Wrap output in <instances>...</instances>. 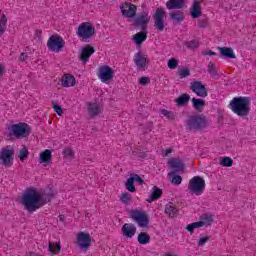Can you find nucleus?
Listing matches in <instances>:
<instances>
[{
  "instance_id": "1",
  "label": "nucleus",
  "mask_w": 256,
  "mask_h": 256,
  "mask_svg": "<svg viewBox=\"0 0 256 256\" xmlns=\"http://www.w3.org/2000/svg\"><path fill=\"white\" fill-rule=\"evenodd\" d=\"M53 199H55V192L53 191L39 193L35 188H27L22 195L20 203L25 211L35 213L37 209H41L47 203H51Z\"/></svg>"
},
{
  "instance_id": "2",
  "label": "nucleus",
  "mask_w": 256,
  "mask_h": 256,
  "mask_svg": "<svg viewBox=\"0 0 256 256\" xmlns=\"http://www.w3.org/2000/svg\"><path fill=\"white\" fill-rule=\"evenodd\" d=\"M249 105H251V98L235 97L231 100L229 107L238 117H247L251 111Z\"/></svg>"
},
{
  "instance_id": "3",
  "label": "nucleus",
  "mask_w": 256,
  "mask_h": 256,
  "mask_svg": "<svg viewBox=\"0 0 256 256\" xmlns=\"http://www.w3.org/2000/svg\"><path fill=\"white\" fill-rule=\"evenodd\" d=\"M208 125L207 117L203 114L189 116L186 120V129L188 131H203V129H207Z\"/></svg>"
},
{
  "instance_id": "4",
  "label": "nucleus",
  "mask_w": 256,
  "mask_h": 256,
  "mask_svg": "<svg viewBox=\"0 0 256 256\" xmlns=\"http://www.w3.org/2000/svg\"><path fill=\"white\" fill-rule=\"evenodd\" d=\"M9 137H16V139H21L29 137L31 135V126L27 123L12 124L8 127Z\"/></svg>"
},
{
  "instance_id": "5",
  "label": "nucleus",
  "mask_w": 256,
  "mask_h": 256,
  "mask_svg": "<svg viewBox=\"0 0 256 256\" xmlns=\"http://www.w3.org/2000/svg\"><path fill=\"white\" fill-rule=\"evenodd\" d=\"M188 190L194 195H202L205 191V180L201 176H194L189 180Z\"/></svg>"
},
{
  "instance_id": "6",
  "label": "nucleus",
  "mask_w": 256,
  "mask_h": 256,
  "mask_svg": "<svg viewBox=\"0 0 256 256\" xmlns=\"http://www.w3.org/2000/svg\"><path fill=\"white\" fill-rule=\"evenodd\" d=\"M47 47L49 51L59 53V51H63V47H65V40L58 34H54L48 39Z\"/></svg>"
},
{
  "instance_id": "7",
  "label": "nucleus",
  "mask_w": 256,
  "mask_h": 256,
  "mask_svg": "<svg viewBox=\"0 0 256 256\" xmlns=\"http://www.w3.org/2000/svg\"><path fill=\"white\" fill-rule=\"evenodd\" d=\"M130 219L138 224V227L145 228L149 227V216L147 213L140 210H131L129 212Z\"/></svg>"
},
{
  "instance_id": "8",
  "label": "nucleus",
  "mask_w": 256,
  "mask_h": 256,
  "mask_svg": "<svg viewBox=\"0 0 256 256\" xmlns=\"http://www.w3.org/2000/svg\"><path fill=\"white\" fill-rule=\"evenodd\" d=\"M151 21V16L149 12L142 11L139 15H137L133 20V25L136 28H140L142 31H147V26Z\"/></svg>"
},
{
  "instance_id": "9",
  "label": "nucleus",
  "mask_w": 256,
  "mask_h": 256,
  "mask_svg": "<svg viewBox=\"0 0 256 256\" xmlns=\"http://www.w3.org/2000/svg\"><path fill=\"white\" fill-rule=\"evenodd\" d=\"M79 39L85 40V39H91L93 35H95V27L93 25L83 22L76 32Z\"/></svg>"
},
{
  "instance_id": "10",
  "label": "nucleus",
  "mask_w": 256,
  "mask_h": 256,
  "mask_svg": "<svg viewBox=\"0 0 256 256\" xmlns=\"http://www.w3.org/2000/svg\"><path fill=\"white\" fill-rule=\"evenodd\" d=\"M167 18V12L163 9V7H159L156 9V12L153 15L154 19V27L158 31H163L165 29V20Z\"/></svg>"
},
{
  "instance_id": "11",
  "label": "nucleus",
  "mask_w": 256,
  "mask_h": 256,
  "mask_svg": "<svg viewBox=\"0 0 256 256\" xmlns=\"http://www.w3.org/2000/svg\"><path fill=\"white\" fill-rule=\"evenodd\" d=\"M13 159H15V150L2 148L0 151V163H2L4 167H11V165H13Z\"/></svg>"
},
{
  "instance_id": "12",
  "label": "nucleus",
  "mask_w": 256,
  "mask_h": 256,
  "mask_svg": "<svg viewBox=\"0 0 256 256\" xmlns=\"http://www.w3.org/2000/svg\"><path fill=\"white\" fill-rule=\"evenodd\" d=\"M98 77L102 83H107L115 77V71L109 65H103L99 68Z\"/></svg>"
},
{
  "instance_id": "13",
  "label": "nucleus",
  "mask_w": 256,
  "mask_h": 256,
  "mask_svg": "<svg viewBox=\"0 0 256 256\" xmlns=\"http://www.w3.org/2000/svg\"><path fill=\"white\" fill-rule=\"evenodd\" d=\"M120 9L123 17H127L128 19H133L137 15V6L135 4L126 2L122 4Z\"/></svg>"
},
{
  "instance_id": "14",
  "label": "nucleus",
  "mask_w": 256,
  "mask_h": 256,
  "mask_svg": "<svg viewBox=\"0 0 256 256\" xmlns=\"http://www.w3.org/2000/svg\"><path fill=\"white\" fill-rule=\"evenodd\" d=\"M190 89L193 93H196L198 97H207V87H205L201 81L191 82Z\"/></svg>"
},
{
  "instance_id": "15",
  "label": "nucleus",
  "mask_w": 256,
  "mask_h": 256,
  "mask_svg": "<svg viewBox=\"0 0 256 256\" xmlns=\"http://www.w3.org/2000/svg\"><path fill=\"white\" fill-rule=\"evenodd\" d=\"M77 244L81 249H89L91 247V235L85 232H79L77 235Z\"/></svg>"
},
{
  "instance_id": "16",
  "label": "nucleus",
  "mask_w": 256,
  "mask_h": 256,
  "mask_svg": "<svg viewBox=\"0 0 256 256\" xmlns=\"http://www.w3.org/2000/svg\"><path fill=\"white\" fill-rule=\"evenodd\" d=\"M168 166L171 169H176L171 172V175H177L179 171H183V169H185V164H183V160H181V158H171L168 161Z\"/></svg>"
},
{
  "instance_id": "17",
  "label": "nucleus",
  "mask_w": 256,
  "mask_h": 256,
  "mask_svg": "<svg viewBox=\"0 0 256 256\" xmlns=\"http://www.w3.org/2000/svg\"><path fill=\"white\" fill-rule=\"evenodd\" d=\"M93 53H95V48L87 44L85 47L82 48V51L79 55L80 61H82V63H87V61H89V57H91Z\"/></svg>"
},
{
  "instance_id": "18",
  "label": "nucleus",
  "mask_w": 256,
  "mask_h": 256,
  "mask_svg": "<svg viewBox=\"0 0 256 256\" xmlns=\"http://www.w3.org/2000/svg\"><path fill=\"white\" fill-rule=\"evenodd\" d=\"M168 16L169 20L173 21L174 25H179L185 21V13L179 10L169 12Z\"/></svg>"
},
{
  "instance_id": "19",
  "label": "nucleus",
  "mask_w": 256,
  "mask_h": 256,
  "mask_svg": "<svg viewBox=\"0 0 256 256\" xmlns=\"http://www.w3.org/2000/svg\"><path fill=\"white\" fill-rule=\"evenodd\" d=\"M135 233H137V227L134 224L125 223L122 226V235L127 239H132L135 237Z\"/></svg>"
},
{
  "instance_id": "20",
  "label": "nucleus",
  "mask_w": 256,
  "mask_h": 256,
  "mask_svg": "<svg viewBox=\"0 0 256 256\" xmlns=\"http://www.w3.org/2000/svg\"><path fill=\"white\" fill-rule=\"evenodd\" d=\"M87 105H88V115H90L92 119H95L97 115H101L103 111V108L101 107V105L97 103H91V102H88Z\"/></svg>"
},
{
  "instance_id": "21",
  "label": "nucleus",
  "mask_w": 256,
  "mask_h": 256,
  "mask_svg": "<svg viewBox=\"0 0 256 256\" xmlns=\"http://www.w3.org/2000/svg\"><path fill=\"white\" fill-rule=\"evenodd\" d=\"M187 0H168L166 2V9L173 11V9H183Z\"/></svg>"
},
{
  "instance_id": "22",
  "label": "nucleus",
  "mask_w": 256,
  "mask_h": 256,
  "mask_svg": "<svg viewBox=\"0 0 256 256\" xmlns=\"http://www.w3.org/2000/svg\"><path fill=\"white\" fill-rule=\"evenodd\" d=\"M190 15L192 19H199V17L203 15V11L201 10V4L197 1H193L192 6L190 7Z\"/></svg>"
},
{
  "instance_id": "23",
  "label": "nucleus",
  "mask_w": 256,
  "mask_h": 256,
  "mask_svg": "<svg viewBox=\"0 0 256 256\" xmlns=\"http://www.w3.org/2000/svg\"><path fill=\"white\" fill-rule=\"evenodd\" d=\"M134 63L138 69H143L147 65V56L141 52L136 53L134 55Z\"/></svg>"
},
{
  "instance_id": "24",
  "label": "nucleus",
  "mask_w": 256,
  "mask_h": 256,
  "mask_svg": "<svg viewBox=\"0 0 256 256\" xmlns=\"http://www.w3.org/2000/svg\"><path fill=\"white\" fill-rule=\"evenodd\" d=\"M147 40V30H142L133 36V41L136 43L137 47L143 45L144 41Z\"/></svg>"
},
{
  "instance_id": "25",
  "label": "nucleus",
  "mask_w": 256,
  "mask_h": 256,
  "mask_svg": "<svg viewBox=\"0 0 256 256\" xmlns=\"http://www.w3.org/2000/svg\"><path fill=\"white\" fill-rule=\"evenodd\" d=\"M61 83L62 87H75V76L71 74H64Z\"/></svg>"
},
{
  "instance_id": "26",
  "label": "nucleus",
  "mask_w": 256,
  "mask_h": 256,
  "mask_svg": "<svg viewBox=\"0 0 256 256\" xmlns=\"http://www.w3.org/2000/svg\"><path fill=\"white\" fill-rule=\"evenodd\" d=\"M220 55L226 59H236L233 48L231 47H219Z\"/></svg>"
},
{
  "instance_id": "27",
  "label": "nucleus",
  "mask_w": 256,
  "mask_h": 256,
  "mask_svg": "<svg viewBox=\"0 0 256 256\" xmlns=\"http://www.w3.org/2000/svg\"><path fill=\"white\" fill-rule=\"evenodd\" d=\"M161 195H163V190L157 186H154L150 197L146 201L147 203H153V201L160 199Z\"/></svg>"
},
{
  "instance_id": "28",
  "label": "nucleus",
  "mask_w": 256,
  "mask_h": 256,
  "mask_svg": "<svg viewBox=\"0 0 256 256\" xmlns=\"http://www.w3.org/2000/svg\"><path fill=\"white\" fill-rule=\"evenodd\" d=\"M191 100V96L189 94H182L178 98L175 99V103L178 107H185L187 103Z\"/></svg>"
},
{
  "instance_id": "29",
  "label": "nucleus",
  "mask_w": 256,
  "mask_h": 256,
  "mask_svg": "<svg viewBox=\"0 0 256 256\" xmlns=\"http://www.w3.org/2000/svg\"><path fill=\"white\" fill-rule=\"evenodd\" d=\"M192 105L196 111L203 113V107H205V100L199 98H192Z\"/></svg>"
},
{
  "instance_id": "30",
  "label": "nucleus",
  "mask_w": 256,
  "mask_h": 256,
  "mask_svg": "<svg viewBox=\"0 0 256 256\" xmlns=\"http://www.w3.org/2000/svg\"><path fill=\"white\" fill-rule=\"evenodd\" d=\"M52 155L51 150L46 149L44 152L40 154V163H46L49 165L51 163Z\"/></svg>"
},
{
  "instance_id": "31",
  "label": "nucleus",
  "mask_w": 256,
  "mask_h": 256,
  "mask_svg": "<svg viewBox=\"0 0 256 256\" xmlns=\"http://www.w3.org/2000/svg\"><path fill=\"white\" fill-rule=\"evenodd\" d=\"M138 243L140 245H147V244L151 243V236L149 234H147V232H141L138 235Z\"/></svg>"
},
{
  "instance_id": "32",
  "label": "nucleus",
  "mask_w": 256,
  "mask_h": 256,
  "mask_svg": "<svg viewBox=\"0 0 256 256\" xmlns=\"http://www.w3.org/2000/svg\"><path fill=\"white\" fill-rule=\"evenodd\" d=\"M48 251L52 253V255H59L61 251V243L56 242V245L52 242L48 243Z\"/></svg>"
},
{
  "instance_id": "33",
  "label": "nucleus",
  "mask_w": 256,
  "mask_h": 256,
  "mask_svg": "<svg viewBox=\"0 0 256 256\" xmlns=\"http://www.w3.org/2000/svg\"><path fill=\"white\" fill-rule=\"evenodd\" d=\"M203 225H205V222L203 221H198V222L188 224L186 226V231H189V233L193 235L195 229H199V227H203Z\"/></svg>"
},
{
  "instance_id": "34",
  "label": "nucleus",
  "mask_w": 256,
  "mask_h": 256,
  "mask_svg": "<svg viewBox=\"0 0 256 256\" xmlns=\"http://www.w3.org/2000/svg\"><path fill=\"white\" fill-rule=\"evenodd\" d=\"M184 47H187V49H190L191 51H195V49H197L199 47V40L194 39V40H190V41H185L183 43Z\"/></svg>"
},
{
  "instance_id": "35",
  "label": "nucleus",
  "mask_w": 256,
  "mask_h": 256,
  "mask_svg": "<svg viewBox=\"0 0 256 256\" xmlns=\"http://www.w3.org/2000/svg\"><path fill=\"white\" fill-rule=\"evenodd\" d=\"M177 208L173 205V203L167 204L165 207V213L169 217H175L177 215Z\"/></svg>"
},
{
  "instance_id": "36",
  "label": "nucleus",
  "mask_w": 256,
  "mask_h": 256,
  "mask_svg": "<svg viewBox=\"0 0 256 256\" xmlns=\"http://www.w3.org/2000/svg\"><path fill=\"white\" fill-rule=\"evenodd\" d=\"M5 29H7V16L2 14V17L0 18V37L5 33Z\"/></svg>"
},
{
  "instance_id": "37",
  "label": "nucleus",
  "mask_w": 256,
  "mask_h": 256,
  "mask_svg": "<svg viewBox=\"0 0 256 256\" xmlns=\"http://www.w3.org/2000/svg\"><path fill=\"white\" fill-rule=\"evenodd\" d=\"M220 165L222 167H233V159L230 157H222L220 159Z\"/></svg>"
},
{
  "instance_id": "38",
  "label": "nucleus",
  "mask_w": 256,
  "mask_h": 256,
  "mask_svg": "<svg viewBox=\"0 0 256 256\" xmlns=\"http://www.w3.org/2000/svg\"><path fill=\"white\" fill-rule=\"evenodd\" d=\"M207 69H208V73H210L212 77H219V73L217 72V69L215 68V65L213 64V62L208 63Z\"/></svg>"
},
{
  "instance_id": "39",
  "label": "nucleus",
  "mask_w": 256,
  "mask_h": 256,
  "mask_svg": "<svg viewBox=\"0 0 256 256\" xmlns=\"http://www.w3.org/2000/svg\"><path fill=\"white\" fill-rule=\"evenodd\" d=\"M134 183L135 182L130 178H128L126 181V189H127V191H130V193H135V191H137Z\"/></svg>"
},
{
  "instance_id": "40",
  "label": "nucleus",
  "mask_w": 256,
  "mask_h": 256,
  "mask_svg": "<svg viewBox=\"0 0 256 256\" xmlns=\"http://www.w3.org/2000/svg\"><path fill=\"white\" fill-rule=\"evenodd\" d=\"M132 155L134 157H136L137 159H145V157H147V155L145 154V152L141 151V149L136 148L132 151Z\"/></svg>"
},
{
  "instance_id": "41",
  "label": "nucleus",
  "mask_w": 256,
  "mask_h": 256,
  "mask_svg": "<svg viewBox=\"0 0 256 256\" xmlns=\"http://www.w3.org/2000/svg\"><path fill=\"white\" fill-rule=\"evenodd\" d=\"M161 114L166 117V119H170V121H175V114H173L172 111H169L167 109H162Z\"/></svg>"
},
{
  "instance_id": "42",
  "label": "nucleus",
  "mask_w": 256,
  "mask_h": 256,
  "mask_svg": "<svg viewBox=\"0 0 256 256\" xmlns=\"http://www.w3.org/2000/svg\"><path fill=\"white\" fill-rule=\"evenodd\" d=\"M178 75L180 79H184L185 77H189L191 75V71L188 68H183L178 71Z\"/></svg>"
},
{
  "instance_id": "43",
  "label": "nucleus",
  "mask_w": 256,
  "mask_h": 256,
  "mask_svg": "<svg viewBox=\"0 0 256 256\" xmlns=\"http://www.w3.org/2000/svg\"><path fill=\"white\" fill-rule=\"evenodd\" d=\"M27 157H29V150H27V148L24 147L20 150L19 159L20 161H25Z\"/></svg>"
},
{
  "instance_id": "44",
  "label": "nucleus",
  "mask_w": 256,
  "mask_h": 256,
  "mask_svg": "<svg viewBox=\"0 0 256 256\" xmlns=\"http://www.w3.org/2000/svg\"><path fill=\"white\" fill-rule=\"evenodd\" d=\"M130 179L134 182V183H138V185H143V183H145V180H143L141 178V176H139L138 174H132Z\"/></svg>"
},
{
  "instance_id": "45",
  "label": "nucleus",
  "mask_w": 256,
  "mask_h": 256,
  "mask_svg": "<svg viewBox=\"0 0 256 256\" xmlns=\"http://www.w3.org/2000/svg\"><path fill=\"white\" fill-rule=\"evenodd\" d=\"M178 66H179V60L178 59L171 58L170 60H168L169 69H177Z\"/></svg>"
},
{
  "instance_id": "46",
  "label": "nucleus",
  "mask_w": 256,
  "mask_h": 256,
  "mask_svg": "<svg viewBox=\"0 0 256 256\" xmlns=\"http://www.w3.org/2000/svg\"><path fill=\"white\" fill-rule=\"evenodd\" d=\"M63 155L66 158L73 159V157H75V152H73L71 148H65Z\"/></svg>"
},
{
  "instance_id": "47",
  "label": "nucleus",
  "mask_w": 256,
  "mask_h": 256,
  "mask_svg": "<svg viewBox=\"0 0 256 256\" xmlns=\"http://www.w3.org/2000/svg\"><path fill=\"white\" fill-rule=\"evenodd\" d=\"M208 25H209V19L204 18V19L198 20V27H200V29H205L208 27Z\"/></svg>"
},
{
  "instance_id": "48",
  "label": "nucleus",
  "mask_w": 256,
  "mask_h": 256,
  "mask_svg": "<svg viewBox=\"0 0 256 256\" xmlns=\"http://www.w3.org/2000/svg\"><path fill=\"white\" fill-rule=\"evenodd\" d=\"M120 200L122 201V203L129 205V201H131V194L123 193L120 197Z\"/></svg>"
},
{
  "instance_id": "49",
  "label": "nucleus",
  "mask_w": 256,
  "mask_h": 256,
  "mask_svg": "<svg viewBox=\"0 0 256 256\" xmlns=\"http://www.w3.org/2000/svg\"><path fill=\"white\" fill-rule=\"evenodd\" d=\"M182 181H183V177H181V175H174L172 177L171 182L173 185H181Z\"/></svg>"
},
{
  "instance_id": "50",
  "label": "nucleus",
  "mask_w": 256,
  "mask_h": 256,
  "mask_svg": "<svg viewBox=\"0 0 256 256\" xmlns=\"http://www.w3.org/2000/svg\"><path fill=\"white\" fill-rule=\"evenodd\" d=\"M52 107H53L55 113H57V115H59V116L63 115V108H61L60 105H58L55 102H53L52 103Z\"/></svg>"
},
{
  "instance_id": "51",
  "label": "nucleus",
  "mask_w": 256,
  "mask_h": 256,
  "mask_svg": "<svg viewBox=\"0 0 256 256\" xmlns=\"http://www.w3.org/2000/svg\"><path fill=\"white\" fill-rule=\"evenodd\" d=\"M149 83H151V79H149V77H141L139 79V84L140 85H149Z\"/></svg>"
},
{
  "instance_id": "52",
  "label": "nucleus",
  "mask_w": 256,
  "mask_h": 256,
  "mask_svg": "<svg viewBox=\"0 0 256 256\" xmlns=\"http://www.w3.org/2000/svg\"><path fill=\"white\" fill-rule=\"evenodd\" d=\"M202 219L204 221H207V223H209V225H211V223H213V215L204 214Z\"/></svg>"
},
{
  "instance_id": "53",
  "label": "nucleus",
  "mask_w": 256,
  "mask_h": 256,
  "mask_svg": "<svg viewBox=\"0 0 256 256\" xmlns=\"http://www.w3.org/2000/svg\"><path fill=\"white\" fill-rule=\"evenodd\" d=\"M26 59H29V55L27 53L23 52L20 54L18 61H20V63H25Z\"/></svg>"
},
{
  "instance_id": "54",
  "label": "nucleus",
  "mask_w": 256,
  "mask_h": 256,
  "mask_svg": "<svg viewBox=\"0 0 256 256\" xmlns=\"http://www.w3.org/2000/svg\"><path fill=\"white\" fill-rule=\"evenodd\" d=\"M210 237L209 236H205L203 238H200L199 242H198V247H203V245L205 243H207V241H209Z\"/></svg>"
},
{
  "instance_id": "55",
  "label": "nucleus",
  "mask_w": 256,
  "mask_h": 256,
  "mask_svg": "<svg viewBox=\"0 0 256 256\" xmlns=\"http://www.w3.org/2000/svg\"><path fill=\"white\" fill-rule=\"evenodd\" d=\"M170 153H173V148L166 149L162 155H163V157H168L170 155Z\"/></svg>"
},
{
  "instance_id": "56",
  "label": "nucleus",
  "mask_w": 256,
  "mask_h": 256,
  "mask_svg": "<svg viewBox=\"0 0 256 256\" xmlns=\"http://www.w3.org/2000/svg\"><path fill=\"white\" fill-rule=\"evenodd\" d=\"M59 221H61V223H65V215L60 214L59 215Z\"/></svg>"
},
{
  "instance_id": "57",
  "label": "nucleus",
  "mask_w": 256,
  "mask_h": 256,
  "mask_svg": "<svg viewBox=\"0 0 256 256\" xmlns=\"http://www.w3.org/2000/svg\"><path fill=\"white\" fill-rule=\"evenodd\" d=\"M205 55H208L209 57H213V56H215V52L208 51V52L205 53Z\"/></svg>"
},
{
  "instance_id": "58",
  "label": "nucleus",
  "mask_w": 256,
  "mask_h": 256,
  "mask_svg": "<svg viewBox=\"0 0 256 256\" xmlns=\"http://www.w3.org/2000/svg\"><path fill=\"white\" fill-rule=\"evenodd\" d=\"M3 71H4V68L2 65H0V77H3Z\"/></svg>"
},
{
  "instance_id": "59",
  "label": "nucleus",
  "mask_w": 256,
  "mask_h": 256,
  "mask_svg": "<svg viewBox=\"0 0 256 256\" xmlns=\"http://www.w3.org/2000/svg\"><path fill=\"white\" fill-rule=\"evenodd\" d=\"M36 37H41V30H36Z\"/></svg>"
},
{
  "instance_id": "60",
  "label": "nucleus",
  "mask_w": 256,
  "mask_h": 256,
  "mask_svg": "<svg viewBox=\"0 0 256 256\" xmlns=\"http://www.w3.org/2000/svg\"><path fill=\"white\" fill-rule=\"evenodd\" d=\"M194 1H197V3H203V1H205V0H194Z\"/></svg>"
}]
</instances>
